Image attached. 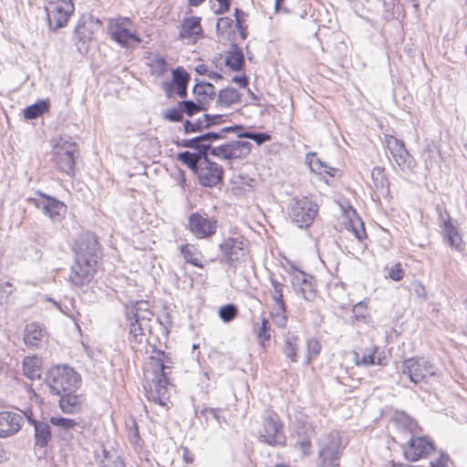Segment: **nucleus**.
<instances>
[{"instance_id": "de8ad7c7", "label": "nucleus", "mask_w": 467, "mask_h": 467, "mask_svg": "<svg viewBox=\"0 0 467 467\" xmlns=\"http://www.w3.org/2000/svg\"><path fill=\"white\" fill-rule=\"evenodd\" d=\"M197 417L204 418L206 423L208 424L210 420H214L218 425L222 423V417L219 414L218 410L213 408H203L200 411H196Z\"/></svg>"}, {"instance_id": "4c0bfd02", "label": "nucleus", "mask_w": 467, "mask_h": 467, "mask_svg": "<svg viewBox=\"0 0 467 467\" xmlns=\"http://www.w3.org/2000/svg\"><path fill=\"white\" fill-rule=\"evenodd\" d=\"M24 375L34 380L41 376V360L36 357H26L23 362Z\"/></svg>"}, {"instance_id": "39448f33", "label": "nucleus", "mask_w": 467, "mask_h": 467, "mask_svg": "<svg viewBox=\"0 0 467 467\" xmlns=\"http://www.w3.org/2000/svg\"><path fill=\"white\" fill-rule=\"evenodd\" d=\"M50 390L59 395L67 391H77L80 385V376L67 366L51 368L46 378Z\"/></svg>"}, {"instance_id": "ddd939ff", "label": "nucleus", "mask_w": 467, "mask_h": 467, "mask_svg": "<svg viewBox=\"0 0 467 467\" xmlns=\"http://www.w3.org/2000/svg\"><path fill=\"white\" fill-rule=\"evenodd\" d=\"M74 251L75 259L97 265L99 254V244L97 236L91 232L81 234L76 241Z\"/></svg>"}, {"instance_id": "58836bf2", "label": "nucleus", "mask_w": 467, "mask_h": 467, "mask_svg": "<svg viewBox=\"0 0 467 467\" xmlns=\"http://www.w3.org/2000/svg\"><path fill=\"white\" fill-rule=\"evenodd\" d=\"M180 251L186 263L197 267H203L200 261L201 252L193 244H183L180 247Z\"/></svg>"}, {"instance_id": "864d4df0", "label": "nucleus", "mask_w": 467, "mask_h": 467, "mask_svg": "<svg viewBox=\"0 0 467 467\" xmlns=\"http://www.w3.org/2000/svg\"><path fill=\"white\" fill-rule=\"evenodd\" d=\"M162 117L164 119L179 122L182 119V110L181 106L179 108H171L167 109L162 112Z\"/></svg>"}, {"instance_id": "aec40b11", "label": "nucleus", "mask_w": 467, "mask_h": 467, "mask_svg": "<svg viewBox=\"0 0 467 467\" xmlns=\"http://www.w3.org/2000/svg\"><path fill=\"white\" fill-rule=\"evenodd\" d=\"M39 195L40 199H29L28 202H32L37 209H39L52 221H61L67 211V206L64 204V202L42 192H39Z\"/></svg>"}, {"instance_id": "4468645a", "label": "nucleus", "mask_w": 467, "mask_h": 467, "mask_svg": "<svg viewBox=\"0 0 467 467\" xmlns=\"http://www.w3.org/2000/svg\"><path fill=\"white\" fill-rule=\"evenodd\" d=\"M403 457L409 462L426 459L435 451L433 442L427 437L411 435L406 444L402 445Z\"/></svg>"}, {"instance_id": "8fccbe9b", "label": "nucleus", "mask_w": 467, "mask_h": 467, "mask_svg": "<svg viewBox=\"0 0 467 467\" xmlns=\"http://www.w3.org/2000/svg\"><path fill=\"white\" fill-rule=\"evenodd\" d=\"M306 161L313 171L322 172L324 168L325 172L333 175L330 171L326 170L327 165L317 158L316 153H308L306 155Z\"/></svg>"}, {"instance_id": "0eeeda50", "label": "nucleus", "mask_w": 467, "mask_h": 467, "mask_svg": "<svg viewBox=\"0 0 467 467\" xmlns=\"http://www.w3.org/2000/svg\"><path fill=\"white\" fill-rule=\"evenodd\" d=\"M318 212L317 203L307 197L293 198L288 206V216L299 228L309 227Z\"/></svg>"}, {"instance_id": "bb28decb", "label": "nucleus", "mask_w": 467, "mask_h": 467, "mask_svg": "<svg viewBox=\"0 0 467 467\" xmlns=\"http://www.w3.org/2000/svg\"><path fill=\"white\" fill-rule=\"evenodd\" d=\"M201 18L198 16L186 17L182 20L179 38L195 41L202 35Z\"/></svg>"}, {"instance_id": "473e14b6", "label": "nucleus", "mask_w": 467, "mask_h": 467, "mask_svg": "<svg viewBox=\"0 0 467 467\" xmlns=\"http://www.w3.org/2000/svg\"><path fill=\"white\" fill-rule=\"evenodd\" d=\"M193 93L196 96L197 101L203 105L213 99L216 95L215 87L213 84L198 79H196L193 87Z\"/></svg>"}, {"instance_id": "2f4dec72", "label": "nucleus", "mask_w": 467, "mask_h": 467, "mask_svg": "<svg viewBox=\"0 0 467 467\" xmlns=\"http://www.w3.org/2000/svg\"><path fill=\"white\" fill-rule=\"evenodd\" d=\"M392 421L397 429L401 431L410 432L411 435L417 433V421L404 411H396L392 417Z\"/></svg>"}, {"instance_id": "052dcab7", "label": "nucleus", "mask_w": 467, "mask_h": 467, "mask_svg": "<svg viewBox=\"0 0 467 467\" xmlns=\"http://www.w3.org/2000/svg\"><path fill=\"white\" fill-rule=\"evenodd\" d=\"M286 311L282 310H275V312L272 313L274 323L279 327H285L286 325Z\"/></svg>"}, {"instance_id": "1a4fd4ad", "label": "nucleus", "mask_w": 467, "mask_h": 467, "mask_svg": "<svg viewBox=\"0 0 467 467\" xmlns=\"http://www.w3.org/2000/svg\"><path fill=\"white\" fill-rule=\"evenodd\" d=\"M47 22L50 29L57 30L67 26L73 15V0H45Z\"/></svg>"}, {"instance_id": "7ed1b4c3", "label": "nucleus", "mask_w": 467, "mask_h": 467, "mask_svg": "<svg viewBox=\"0 0 467 467\" xmlns=\"http://www.w3.org/2000/svg\"><path fill=\"white\" fill-rule=\"evenodd\" d=\"M317 467H338L345 445L338 431L324 432L317 441Z\"/></svg>"}, {"instance_id": "49530a36", "label": "nucleus", "mask_w": 467, "mask_h": 467, "mask_svg": "<svg viewBox=\"0 0 467 467\" xmlns=\"http://www.w3.org/2000/svg\"><path fill=\"white\" fill-rule=\"evenodd\" d=\"M202 135L190 140H182L181 142V146L184 148L195 149L198 151H208L209 149L211 148V145L206 143H200Z\"/></svg>"}, {"instance_id": "c03bdc74", "label": "nucleus", "mask_w": 467, "mask_h": 467, "mask_svg": "<svg viewBox=\"0 0 467 467\" xmlns=\"http://www.w3.org/2000/svg\"><path fill=\"white\" fill-rule=\"evenodd\" d=\"M321 351V344L317 338H309L306 340V361L309 364L312 359L316 358Z\"/></svg>"}, {"instance_id": "c756f323", "label": "nucleus", "mask_w": 467, "mask_h": 467, "mask_svg": "<svg viewBox=\"0 0 467 467\" xmlns=\"http://www.w3.org/2000/svg\"><path fill=\"white\" fill-rule=\"evenodd\" d=\"M99 467H125L119 452L113 449H102V454L98 455Z\"/></svg>"}, {"instance_id": "cd10ccee", "label": "nucleus", "mask_w": 467, "mask_h": 467, "mask_svg": "<svg viewBox=\"0 0 467 467\" xmlns=\"http://www.w3.org/2000/svg\"><path fill=\"white\" fill-rule=\"evenodd\" d=\"M312 278L306 274L300 272L295 276L293 285L297 294L301 295L304 299L313 301L316 298V291L313 287L311 281Z\"/></svg>"}, {"instance_id": "09e8293b", "label": "nucleus", "mask_w": 467, "mask_h": 467, "mask_svg": "<svg viewBox=\"0 0 467 467\" xmlns=\"http://www.w3.org/2000/svg\"><path fill=\"white\" fill-rule=\"evenodd\" d=\"M238 314L237 307L233 304L223 306L219 310V317L223 322L234 320Z\"/></svg>"}, {"instance_id": "603ef678", "label": "nucleus", "mask_w": 467, "mask_h": 467, "mask_svg": "<svg viewBox=\"0 0 467 467\" xmlns=\"http://www.w3.org/2000/svg\"><path fill=\"white\" fill-rule=\"evenodd\" d=\"M206 120H203L202 119H199L194 122H192L190 120H185L183 123V130L185 133L190 132H201L204 129H208V124H204Z\"/></svg>"}, {"instance_id": "e2e57ef3", "label": "nucleus", "mask_w": 467, "mask_h": 467, "mask_svg": "<svg viewBox=\"0 0 467 467\" xmlns=\"http://www.w3.org/2000/svg\"><path fill=\"white\" fill-rule=\"evenodd\" d=\"M153 359H157V360H160L161 363H164L165 365L169 366L170 368H167V372L168 374L171 373V364H172V361L171 360L170 358H168L164 352L162 351H160L158 353V357H150V361H152Z\"/></svg>"}, {"instance_id": "b1692460", "label": "nucleus", "mask_w": 467, "mask_h": 467, "mask_svg": "<svg viewBox=\"0 0 467 467\" xmlns=\"http://www.w3.org/2000/svg\"><path fill=\"white\" fill-rule=\"evenodd\" d=\"M315 433V425L312 422H300L296 430L295 447L299 449L303 456H308L311 453V438Z\"/></svg>"}, {"instance_id": "37998d69", "label": "nucleus", "mask_w": 467, "mask_h": 467, "mask_svg": "<svg viewBox=\"0 0 467 467\" xmlns=\"http://www.w3.org/2000/svg\"><path fill=\"white\" fill-rule=\"evenodd\" d=\"M179 106H181L182 113L184 112L190 117H192L195 113L206 109L202 103L199 101L194 102L192 100H183L179 103Z\"/></svg>"}, {"instance_id": "4be33fe9", "label": "nucleus", "mask_w": 467, "mask_h": 467, "mask_svg": "<svg viewBox=\"0 0 467 467\" xmlns=\"http://www.w3.org/2000/svg\"><path fill=\"white\" fill-rule=\"evenodd\" d=\"M96 270V264L88 261L80 262L79 259H75L68 280L73 286L81 287L93 279Z\"/></svg>"}, {"instance_id": "6ab92c4d", "label": "nucleus", "mask_w": 467, "mask_h": 467, "mask_svg": "<svg viewBox=\"0 0 467 467\" xmlns=\"http://www.w3.org/2000/svg\"><path fill=\"white\" fill-rule=\"evenodd\" d=\"M28 416L29 411H0V438L10 437L17 433Z\"/></svg>"}, {"instance_id": "f03ea898", "label": "nucleus", "mask_w": 467, "mask_h": 467, "mask_svg": "<svg viewBox=\"0 0 467 467\" xmlns=\"http://www.w3.org/2000/svg\"><path fill=\"white\" fill-rule=\"evenodd\" d=\"M169 368L160 360L153 359L147 364L144 370V376L149 383V389L145 387L148 400L161 406H165L169 400L167 388L169 384L167 368Z\"/></svg>"}, {"instance_id": "423d86ee", "label": "nucleus", "mask_w": 467, "mask_h": 467, "mask_svg": "<svg viewBox=\"0 0 467 467\" xmlns=\"http://www.w3.org/2000/svg\"><path fill=\"white\" fill-rule=\"evenodd\" d=\"M222 254L220 263L236 269L249 257V246L243 236L226 237L218 246Z\"/></svg>"}, {"instance_id": "13d9d810", "label": "nucleus", "mask_w": 467, "mask_h": 467, "mask_svg": "<svg viewBox=\"0 0 467 467\" xmlns=\"http://www.w3.org/2000/svg\"><path fill=\"white\" fill-rule=\"evenodd\" d=\"M224 115L217 114V115H212V114H204L202 116L203 120H206L204 124H208V128L213 126V125H219L223 122H224Z\"/></svg>"}, {"instance_id": "dca6fc26", "label": "nucleus", "mask_w": 467, "mask_h": 467, "mask_svg": "<svg viewBox=\"0 0 467 467\" xmlns=\"http://www.w3.org/2000/svg\"><path fill=\"white\" fill-rule=\"evenodd\" d=\"M251 150L252 144L242 140H231L219 146H211L209 149L213 156L223 160L246 158L250 154Z\"/></svg>"}, {"instance_id": "5701e85b", "label": "nucleus", "mask_w": 467, "mask_h": 467, "mask_svg": "<svg viewBox=\"0 0 467 467\" xmlns=\"http://www.w3.org/2000/svg\"><path fill=\"white\" fill-rule=\"evenodd\" d=\"M50 423L57 428L58 437L65 441L74 439L75 434L81 433L85 429V422L83 420L60 416L51 417Z\"/></svg>"}, {"instance_id": "774afa93", "label": "nucleus", "mask_w": 467, "mask_h": 467, "mask_svg": "<svg viewBox=\"0 0 467 467\" xmlns=\"http://www.w3.org/2000/svg\"><path fill=\"white\" fill-rule=\"evenodd\" d=\"M202 139H204V140L211 139L214 142L216 140H223V137L221 131L219 130V131H209L204 134H202Z\"/></svg>"}, {"instance_id": "f704fd0d", "label": "nucleus", "mask_w": 467, "mask_h": 467, "mask_svg": "<svg viewBox=\"0 0 467 467\" xmlns=\"http://www.w3.org/2000/svg\"><path fill=\"white\" fill-rule=\"evenodd\" d=\"M378 347L372 346L371 348H366L362 351V355L360 357V354L358 352H354V362L357 366H371V365H384L380 358H378L376 361L375 354L378 351Z\"/></svg>"}, {"instance_id": "412c9836", "label": "nucleus", "mask_w": 467, "mask_h": 467, "mask_svg": "<svg viewBox=\"0 0 467 467\" xmlns=\"http://www.w3.org/2000/svg\"><path fill=\"white\" fill-rule=\"evenodd\" d=\"M200 184L204 187H213L221 182L223 169L217 162L212 161L208 155L203 157L202 162L196 172Z\"/></svg>"}, {"instance_id": "20e7f679", "label": "nucleus", "mask_w": 467, "mask_h": 467, "mask_svg": "<svg viewBox=\"0 0 467 467\" xmlns=\"http://www.w3.org/2000/svg\"><path fill=\"white\" fill-rule=\"evenodd\" d=\"M258 441L271 447L285 446V424L277 413L267 410L262 415L261 426L258 431Z\"/></svg>"}, {"instance_id": "338daca9", "label": "nucleus", "mask_w": 467, "mask_h": 467, "mask_svg": "<svg viewBox=\"0 0 467 467\" xmlns=\"http://www.w3.org/2000/svg\"><path fill=\"white\" fill-rule=\"evenodd\" d=\"M219 4L218 9L215 11V14H223L230 10L231 1L230 0H216Z\"/></svg>"}, {"instance_id": "393cba45", "label": "nucleus", "mask_w": 467, "mask_h": 467, "mask_svg": "<svg viewBox=\"0 0 467 467\" xmlns=\"http://www.w3.org/2000/svg\"><path fill=\"white\" fill-rule=\"evenodd\" d=\"M32 412L29 410L28 422L34 426L35 447L46 448L52 439L50 425L42 420H36L31 418Z\"/></svg>"}, {"instance_id": "f257e3e1", "label": "nucleus", "mask_w": 467, "mask_h": 467, "mask_svg": "<svg viewBox=\"0 0 467 467\" xmlns=\"http://www.w3.org/2000/svg\"><path fill=\"white\" fill-rule=\"evenodd\" d=\"M126 327L129 329L130 341L140 344L147 340L151 333L153 313L149 310L146 301L132 302L126 306Z\"/></svg>"}, {"instance_id": "6e6552de", "label": "nucleus", "mask_w": 467, "mask_h": 467, "mask_svg": "<svg viewBox=\"0 0 467 467\" xmlns=\"http://www.w3.org/2000/svg\"><path fill=\"white\" fill-rule=\"evenodd\" d=\"M101 23L91 15L82 16L74 30V42L80 54H86L95 33L99 30Z\"/></svg>"}, {"instance_id": "f8f14e48", "label": "nucleus", "mask_w": 467, "mask_h": 467, "mask_svg": "<svg viewBox=\"0 0 467 467\" xmlns=\"http://www.w3.org/2000/svg\"><path fill=\"white\" fill-rule=\"evenodd\" d=\"M131 21L128 17H118L110 20L109 33L112 40L124 47H133L141 39L130 30Z\"/></svg>"}, {"instance_id": "c9c22d12", "label": "nucleus", "mask_w": 467, "mask_h": 467, "mask_svg": "<svg viewBox=\"0 0 467 467\" xmlns=\"http://www.w3.org/2000/svg\"><path fill=\"white\" fill-rule=\"evenodd\" d=\"M244 64L243 51L236 46L232 45L230 51L225 57V65L234 71H239Z\"/></svg>"}, {"instance_id": "ea45409f", "label": "nucleus", "mask_w": 467, "mask_h": 467, "mask_svg": "<svg viewBox=\"0 0 467 467\" xmlns=\"http://www.w3.org/2000/svg\"><path fill=\"white\" fill-rule=\"evenodd\" d=\"M47 109L48 103L45 100H40L28 106L24 111V116L27 119H34L41 116Z\"/></svg>"}, {"instance_id": "0e129e2a", "label": "nucleus", "mask_w": 467, "mask_h": 467, "mask_svg": "<svg viewBox=\"0 0 467 467\" xmlns=\"http://www.w3.org/2000/svg\"><path fill=\"white\" fill-rule=\"evenodd\" d=\"M13 285L6 282L0 286V301L6 300L8 296L13 292Z\"/></svg>"}, {"instance_id": "79ce46f5", "label": "nucleus", "mask_w": 467, "mask_h": 467, "mask_svg": "<svg viewBox=\"0 0 467 467\" xmlns=\"http://www.w3.org/2000/svg\"><path fill=\"white\" fill-rule=\"evenodd\" d=\"M257 335V338L262 346H265V342L269 341L271 338V326L265 317H262L261 326L258 328L254 327Z\"/></svg>"}, {"instance_id": "9b49d317", "label": "nucleus", "mask_w": 467, "mask_h": 467, "mask_svg": "<svg viewBox=\"0 0 467 467\" xmlns=\"http://www.w3.org/2000/svg\"><path fill=\"white\" fill-rule=\"evenodd\" d=\"M78 147L75 142L59 139L54 147V161L57 168L67 175L74 173Z\"/></svg>"}, {"instance_id": "2eb2a0df", "label": "nucleus", "mask_w": 467, "mask_h": 467, "mask_svg": "<svg viewBox=\"0 0 467 467\" xmlns=\"http://www.w3.org/2000/svg\"><path fill=\"white\" fill-rule=\"evenodd\" d=\"M436 211L439 214V225L442 230L443 240L451 249L458 252H462L465 244L462 240L460 230L457 226L451 223V218L447 212L442 211L440 205L436 206Z\"/></svg>"}, {"instance_id": "f3484780", "label": "nucleus", "mask_w": 467, "mask_h": 467, "mask_svg": "<svg viewBox=\"0 0 467 467\" xmlns=\"http://www.w3.org/2000/svg\"><path fill=\"white\" fill-rule=\"evenodd\" d=\"M217 220L206 213H192L188 217V229L198 239L212 237L217 231Z\"/></svg>"}, {"instance_id": "680f3d73", "label": "nucleus", "mask_w": 467, "mask_h": 467, "mask_svg": "<svg viewBox=\"0 0 467 467\" xmlns=\"http://www.w3.org/2000/svg\"><path fill=\"white\" fill-rule=\"evenodd\" d=\"M449 455L441 453L440 456L430 462L429 467H448Z\"/></svg>"}, {"instance_id": "7c9ffc66", "label": "nucleus", "mask_w": 467, "mask_h": 467, "mask_svg": "<svg viewBox=\"0 0 467 467\" xmlns=\"http://www.w3.org/2000/svg\"><path fill=\"white\" fill-rule=\"evenodd\" d=\"M190 78V75L182 67H178L172 70L171 86L176 88L177 94L180 98L184 99L187 97V86Z\"/></svg>"}, {"instance_id": "a19ab883", "label": "nucleus", "mask_w": 467, "mask_h": 467, "mask_svg": "<svg viewBox=\"0 0 467 467\" xmlns=\"http://www.w3.org/2000/svg\"><path fill=\"white\" fill-rule=\"evenodd\" d=\"M297 341L298 337L294 335L287 337L285 341L284 354L292 362L297 361Z\"/></svg>"}, {"instance_id": "e433bc0d", "label": "nucleus", "mask_w": 467, "mask_h": 467, "mask_svg": "<svg viewBox=\"0 0 467 467\" xmlns=\"http://www.w3.org/2000/svg\"><path fill=\"white\" fill-rule=\"evenodd\" d=\"M241 100V94L234 88L221 89L217 96L216 104L223 107H230Z\"/></svg>"}, {"instance_id": "a18cd8bd", "label": "nucleus", "mask_w": 467, "mask_h": 467, "mask_svg": "<svg viewBox=\"0 0 467 467\" xmlns=\"http://www.w3.org/2000/svg\"><path fill=\"white\" fill-rule=\"evenodd\" d=\"M371 178L374 182V186L377 189H384L388 187V178L384 173V169L380 167H375L371 171Z\"/></svg>"}, {"instance_id": "a878e982", "label": "nucleus", "mask_w": 467, "mask_h": 467, "mask_svg": "<svg viewBox=\"0 0 467 467\" xmlns=\"http://www.w3.org/2000/svg\"><path fill=\"white\" fill-rule=\"evenodd\" d=\"M58 405L60 410L67 414H76L81 411L84 398L76 391H67L58 395Z\"/></svg>"}, {"instance_id": "69168bd1", "label": "nucleus", "mask_w": 467, "mask_h": 467, "mask_svg": "<svg viewBox=\"0 0 467 467\" xmlns=\"http://www.w3.org/2000/svg\"><path fill=\"white\" fill-rule=\"evenodd\" d=\"M272 299L274 300L275 304V310H282L286 311L285 303L284 300V295H278L275 296H272Z\"/></svg>"}, {"instance_id": "c85d7f7f", "label": "nucleus", "mask_w": 467, "mask_h": 467, "mask_svg": "<svg viewBox=\"0 0 467 467\" xmlns=\"http://www.w3.org/2000/svg\"><path fill=\"white\" fill-rule=\"evenodd\" d=\"M46 336L45 328L36 322L27 324L25 328L24 341L27 347L38 348Z\"/></svg>"}, {"instance_id": "9d476101", "label": "nucleus", "mask_w": 467, "mask_h": 467, "mask_svg": "<svg viewBox=\"0 0 467 467\" xmlns=\"http://www.w3.org/2000/svg\"><path fill=\"white\" fill-rule=\"evenodd\" d=\"M401 373L414 384L428 383L431 378L436 376V368L424 358H410L402 362Z\"/></svg>"}, {"instance_id": "72a5a7b5", "label": "nucleus", "mask_w": 467, "mask_h": 467, "mask_svg": "<svg viewBox=\"0 0 467 467\" xmlns=\"http://www.w3.org/2000/svg\"><path fill=\"white\" fill-rule=\"evenodd\" d=\"M207 154L208 151H183L178 154L177 159L187 165L196 174L202 162L203 157L207 156Z\"/></svg>"}, {"instance_id": "6e6d98bb", "label": "nucleus", "mask_w": 467, "mask_h": 467, "mask_svg": "<svg viewBox=\"0 0 467 467\" xmlns=\"http://www.w3.org/2000/svg\"><path fill=\"white\" fill-rule=\"evenodd\" d=\"M234 20L230 17H221L216 24V30L218 34L223 35L229 32L233 26Z\"/></svg>"}, {"instance_id": "a211bd4d", "label": "nucleus", "mask_w": 467, "mask_h": 467, "mask_svg": "<svg viewBox=\"0 0 467 467\" xmlns=\"http://www.w3.org/2000/svg\"><path fill=\"white\" fill-rule=\"evenodd\" d=\"M386 144L400 169L408 174L414 172L416 161L405 148L404 142L390 136L386 139Z\"/></svg>"}, {"instance_id": "5fc2aeb1", "label": "nucleus", "mask_w": 467, "mask_h": 467, "mask_svg": "<svg viewBox=\"0 0 467 467\" xmlns=\"http://www.w3.org/2000/svg\"><path fill=\"white\" fill-rule=\"evenodd\" d=\"M195 71L199 75L207 76L213 80H219L223 78V76L220 73L211 70L205 64L197 65L195 67Z\"/></svg>"}, {"instance_id": "3c124183", "label": "nucleus", "mask_w": 467, "mask_h": 467, "mask_svg": "<svg viewBox=\"0 0 467 467\" xmlns=\"http://www.w3.org/2000/svg\"><path fill=\"white\" fill-rule=\"evenodd\" d=\"M238 138H244V139H250L254 141H255L258 145H261L266 141H269L271 140V136L267 133L264 132H242L237 134Z\"/></svg>"}, {"instance_id": "4d7b16f0", "label": "nucleus", "mask_w": 467, "mask_h": 467, "mask_svg": "<svg viewBox=\"0 0 467 467\" xmlns=\"http://www.w3.org/2000/svg\"><path fill=\"white\" fill-rule=\"evenodd\" d=\"M389 276L393 281H400L404 276V271L401 267V265L400 263L395 264L392 265L389 271Z\"/></svg>"}, {"instance_id": "bf43d9fd", "label": "nucleus", "mask_w": 467, "mask_h": 467, "mask_svg": "<svg viewBox=\"0 0 467 467\" xmlns=\"http://www.w3.org/2000/svg\"><path fill=\"white\" fill-rule=\"evenodd\" d=\"M270 284H271V289H270V296H275L278 295H283L284 292V284L279 282L277 279H275L273 276H270Z\"/></svg>"}]
</instances>
